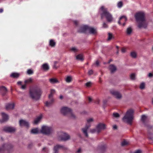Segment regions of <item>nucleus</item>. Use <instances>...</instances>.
Masks as SVG:
<instances>
[{"mask_svg": "<svg viewBox=\"0 0 153 153\" xmlns=\"http://www.w3.org/2000/svg\"><path fill=\"white\" fill-rule=\"evenodd\" d=\"M29 93L30 96L33 99L37 100L40 98L42 91L40 87H35L30 89Z\"/></svg>", "mask_w": 153, "mask_h": 153, "instance_id": "obj_1", "label": "nucleus"}, {"mask_svg": "<svg viewBox=\"0 0 153 153\" xmlns=\"http://www.w3.org/2000/svg\"><path fill=\"white\" fill-rule=\"evenodd\" d=\"M135 17L136 21L139 22L138 27L139 28L146 27L147 25L145 22V14L144 12H140L137 13L135 15Z\"/></svg>", "mask_w": 153, "mask_h": 153, "instance_id": "obj_2", "label": "nucleus"}, {"mask_svg": "<svg viewBox=\"0 0 153 153\" xmlns=\"http://www.w3.org/2000/svg\"><path fill=\"white\" fill-rule=\"evenodd\" d=\"M99 12L101 19H102L105 17L108 22H111L113 21V18L112 15L108 11L106 8H104V6L101 7Z\"/></svg>", "mask_w": 153, "mask_h": 153, "instance_id": "obj_3", "label": "nucleus"}, {"mask_svg": "<svg viewBox=\"0 0 153 153\" xmlns=\"http://www.w3.org/2000/svg\"><path fill=\"white\" fill-rule=\"evenodd\" d=\"M134 111L132 109L128 110L125 115L122 119L123 121L125 123H128L131 125L132 122L134 119Z\"/></svg>", "mask_w": 153, "mask_h": 153, "instance_id": "obj_4", "label": "nucleus"}, {"mask_svg": "<svg viewBox=\"0 0 153 153\" xmlns=\"http://www.w3.org/2000/svg\"><path fill=\"white\" fill-rule=\"evenodd\" d=\"M79 33H86L88 31L91 34H95L97 33V30L96 28L89 27L87 25H84L80 27L78 30Z\"/></svg>", "mask_w": 153, "mask_h": 153, "instance_id": "obj_5", "label": "nucleus"}, {"mask_svg": "<svg viewBox=\"0 0 153 153\" xmlns=\"http://www.w3.org/2000/svg\"><path fill=\"white\" fill-rule=\"evenodd\" d=\"M61 113L63 115H65L68 114L72 118H74L75 117L72 113L71 109L66 107H62L61 110Z\"/></svg>", "mask_w": 153, "mask_h": 153, "instance_id": "obj_6", "label": "nucleus"}, {"mask_svg": "<svg viewBox=\"0 0 153 153\" xmlns=\"http://www.w3.org/2000/svg\"><path fill=\"white\" fill-rule=\"evenodd\" d=\"M94 121V119L92 118H90L87 119V123L85 128H82V131L85 135L88 137V134L87 133L88 129L91 126V123Z\"/></svg>", "mask_w": 153, "mask_h": 153, "instance_id": "obj_7", "label": "nucleus"}, {"mask_svg": "<svg viewBox=\"0 0 153 153\" xmlns=\"http://www.w3.org/2000/svg\"><path fill=\"white\" fill-rule=\"evenodd\" d=\"M52 131V129L51 127L46 126H42L41 131V132L45 134H49Z\"/></svg>", "mask_w": 153, "mask_h": 153, "instance_id": "obj_8", "label": "nucleus"}, {"mask_svg": "<svg viewBox=\"0 0 153 153\" xmlns=\"http://www.w3.org/2000/svg\"><path fill=\"white\" fill-rule=\"evenodd\" d=\"M58 139L59 140L65 141L70 139V136L68 134L61 132H60V134Z\"/></svg>", "mask_w": 153, "mask_h": 153, "instance_id": "obj_9", "label": "nucleus"}, {"mask_svg": "<svg viewBox=\"0 0 153 153\" xmlns=\"http://www.w3.org/2000/svg\"><path fill=\"white\" fill-rule=\"evenodd\" d=\"M141 120L145 126L148 128H151L152 126L147 123V117L145 115H143L141 116Z\"/></svg>", "mask_w": 153, "mask_h": 153, "instance_id": "obj_10", "label": "nucleus"}, {"mask_svg": "<svg viewBox=\"0 0 153 153\" xmlns=\"http://www.w3.org/2000/svg\"><path fill=\"white\" fill-rule=\"evenodd\" d=\"M97 133H99L102 130L105 129L106 128V125L105 124L102 123H99L96 126Z\"/></svg>", "mask_w": 153, "mask_h": 153, "instance_id": "obj_11", "label": "nucleus"}, {"mask_svg": "<svg viewBox=\"0 0 153 153\" xmlns=\"http://www.w3.org/2000/svg\"><path fill=\"white\" fill-rule=\"evenodd\" d=\"M110 93L117 99H120L122 97L121 94L117 91L112 90H111Z\"/></svg>", "mask_w": 153, "mask_h": 153, "instance_id": "obj_12", "label": "nucleus"}, {"mask_svg": "<svg viewBox=\"0 0 153 153\" xmlns=\"http://www.w3.org/2000/svg\"><path fill=\"white\" fill-rule=\"evenodd\" d=\"M127 20L126 17L125 16H123L120 17L118 23L119 25L122 24L123 26H124L126 24V22Z\"/></svg>", "mask_w": 153, "mask_h": 153, "instance_id": "obj_13", "label": "nucleus"}, {"mask_svg": "<svg viewBox=\"0 0 153 153\" xmlns=\"http://www.w3.org/2000/svg\"><path fill=\"white\" fill-rule=\"evenodd\" d=\"M66 148L64 146L62 145H57L55 146L54 147V153H58V150L59 149H65Z\"/></svg>", "mask_w": 153, "mask_h": 153, "instance_id": "obj_14", "label": "nucleus"}, {"mask_svg": "<svg viewBox=\"0 0 153 153\" xmlns=\"http://www.w3.org/2000/svg\"><path fill=\"white\" fill-rule=\"evenodd\" d=\"M19 125L21 126H25L27 128L29 127V123L27 121L23 120H21L19 121Z\"/></svg>", "mask_w": 153, "mask_h": 153, "instance_id": "obj_15", "label": "nucleus"}, {"mask_svg": "<svg viewBox=\"0 0 153 153\" xmlns=\"http://www.w3.org/2000/svg\"><path fill=\"white\" fill-rule=\"evenodd\" d=\"M16 129L13 127H5L4 128V131L6 132H14Z\"/></svg>", "mask_w": 153, "mask_h": 153, "instance_id": "obj_16", "label": "nucleus"}, {"mask_svg": "<svg viewBox=\"0 0 153 153\" xmlns=\"http://www.w3.org/2000/svg\"><path fill=\"white\" fill-rule=\"evenodd\" d=\"M1 115L2 116V120H0V122L2 123L7 121L8 119V115L4 113H2Z\"/></svg>", "mask_w": 153, "mask_h": 153, "instance_id": "obj_17", "label": "nucleus"}, {"mask_svg": "<svg viewBox=\"0 0 153 153\" xmlns=\"http://www.w3.org/2000/svg\"><path fill=\"white\" fill-rule=\"evenodd\" d=\"M15 105L14 103H8L6 105V108L7 110L13 109L14 108Z\"/></svg>", "mask_w": 153, "mask_h": 153, "instance_id": "obj_18", "label": "nucleus"}, {"mask_svg": "<svg viewBox=\"0 0 153 153\" xmlns=\"http://www.w3.org/2000/svg\"><path fill=\"white\" fill-rule=\"evenodd\" d=\"M109 69L111 73H114L117 70L116 67L113 65H111L109 67Z\"/></svg>", "mask_w": 153, "mask_h": 153, "instance_id": "obj_19", "label": "nucleus"}, {"mask_svg": "<svg viewBox=\"0 0 153 153\" xmlns=\"http://www.w3.org/2000/svg\"><path fill=\"white\" fill-rule=\"evenodd\" d=\"M49 81L52 84H54L59 82L58 80L56 79L55 78H50L49 79Z\"/></svg>", "mask_w": 153, "mask_h": 153, "instance_id": "obj_20", "label": "nucleus"}, {"mask_svg": "<svg viewBox=\"0 0 153 153\" xmlns=\"http://www.w3.org/2000/svg\"><path fill=\"white\" fill-rule=\"evenodd\" d=\"M39 133V131L38 128L33 129L30 131L31 134H37Z\"/></svg>", "mask_w": 153, "mask_h": 153, "instance_id": "obj_21", "label": "nucleus"}, {"mask_svg": "<svg viewBox=\"0 0 153 153\" xmlns=\"http://www.w3.org/2000/svg\"><path fill=\"white\" fill-rule=\"evenodd\" d=\"M49 99L50 100V101H47L45 103L47 107L50 106L54 101V100L53 98H51V99Z\"/></svg>", "mask_w": 153, "mask_h": 153, "instance_id": "obj_22", "label": "nucleus"}, {"mask_svg": "<svg viewBox=\"0 0 153 153\" xmlns=\"http://www.w3.org/2000/svg\"><path fill=\"white\" fill-rule=\"evenodd\" d=\"M42 117L41 116H40L36 118L33 122V124H37L42 119Z\"/></svg>", "mask_w": 153, "mask_h": 153, "instance_id": "obj_23", "label": "nucleus"}, {"mask_svg": "<svg viewBox=\"0 0 153 153\" xmlns=\"http://www.w3.org/2000/svg\"><path fill=\"white\" fill-rule=\"evenodd\" d=\"M42 68L45 71L48 70L49 68V66L47 63L44 64L42 65Z\"/></svg>", "mask_w": 153, "mask_h": 153, "instance_id": "obj_24", "label": "nucleus"}, {"mask_svg": "<svg viewBox=\"0 0 153 153\" xmlns=\"http://www.w3.org/2000/svg\"><path fill=\"white\" fill-rule=\"evenodd\" d=\"M0 90L1 91H3V93H2L3 95H5L7 91L6 88L4 86L1 87L0 88Z\"/></svg>", "mask_w": 153, "mask_h": 153, "instance_id": "obj_25", "label": "nucleus"}, {"mask_svg": "<svg viewBox=\"0 0 153 153\" xmlns=\"http://www.w3.org/2000/svg\"><path fill=\"white\" fill-rule=\"evenodd\" d=\"M55 90L54 89H51V93L49 95L48 98L49 99H51V98H53V94L55 93Z\"/></svg>", "mask_w": 153, "mask_h": 153, "instance_id": "obj_26", "label": "nucleus"}, {"mask_svg": "<svg viewBox=\"0 0 153 153\" xmlns=\"http://www.w3.org/2000/svg\"><path fill=\"white\" fill-rule=\"evenodd\" d=\"M19 73H13L10 74V76L13 78H17L19 77Z\"/></svg>", "mask_w": 153, "mask_h": 153, "instance_id": "obj_27", "label": "nucleus"}, {"mask_svg": "<svg viewBox=\"0 0 153 153\" xmlns=\"http://www.w3.org/2000/svg\"><path fill=\"white\" fill-rule=\"evenodd\" d=\"M72 79V77L71 76H68L65 79V80L67 82L69 83L71 82Z\"/></svg>", "mask_w": 153, "mask_h": 153, "instance_id": "obj_28", "label": "nucleus"}, {"mask_svg": "<svg viewBox=\"0 0 153 153\" xmlns=\"http://www.w3.org/2000/svg\"><path fill=\"white\" fill-rule=\"evenodd\" d=\"M76 58L77 59L82 61H83L84 59L82 55L81 54L77 55L76 56Z\"/></svg>", "mask_w": 153, "mask_h": 153, "instance_id": "obj_29", "label": "nucleus"}, {"mask_svg": "<svg viewBox=\"0 0 153 153\" xmlns=\"http://www.w3.org/2000/svg\"><path fill=\"white\" fill-rule=\"evenodd\" d=\"M56 45V42L53 39H51L50 41L49 45L52 47H54Z\"/></svg>", "mask_w": 153, "mask_h": 153, "instance_id": "obj_30", "label": "nucleus"}, {"mask_svg": "<svg viewBox=\"0 0 153 153\" xmlns=\"http://www.w3.org/2000/svg\"><path fill=\"white\" fill-rule=\"evenodd\" d=\"M114 38V36L112 33H108V40H110Z\"/></svg>", "mask_w": 153, "mask_h": 153, "instance_id": "obj_31", "label": "nucleus"}, {"mask_svg": "<svg viewBox=\"0 0 153 153\" xmlns=\"http://www.w3.org/2000/svg\"><path fill=\"white\" fill-rule=\"evenodd\" d=\"M132 31V29L131 27L128 28L126 30V33L128 34H130Z\"/></svg>", "mask_w": 153, "mask_h": 153, "instance_id": "obj_32", "label": "nucleus"}, {"mask_svg": "<svg viewBox=\"0 0 153 153\" xmlns=\"http://www.w3.org/2000/svg\"><path fill=\"white\" fill-rule=\"evenodd\" d=\"M130 55L131 57L133 58H135L137 56V54L134 51L131 52L130 53Z\"/></svg>", "mask_w": 153, "mask_h": 153, "instance_id": "obj_33", "label": "nucleus"}, {"mask_svg": "<svg viewBox=\"0 0 153 153\" xmlns=\"http://www.w3.org/2000/svg\"><path fill=\"white\" fill-rule=\"evenodd\" d=\"M148 137L149 139L153 140V134L149 132L148 134Z\"/></svg>", "mask_w": 153, "mask_h": 153, "instance_id": "obj_34", "label": "nucleus"}, {"mask_svg": "<svg viewBox=\"0 0 153 153\" xmlns=\"http://www.w3.org/2000/svg\"><path fill=\"white\" fill-rule=\"evenodd\" d=\"M32 79L31 78H30L25 81V84L27 85V83H30L32 82Z\"/></svg>", "mask_w": 153, "mask_h": 153, "instance_id": "obj_35", "label": "nucleus"}, {"mask_svg": "<svg viewBox=\"0 0 153 153\" xmlns=\"http://www.w3.org/2000/svg\"><path fill=\"white\" fill-rule=\"evenodd\" d=\"M90 132L91 133H94L96 132L97 133V127L95 128L91 129L90 130Z\"/></svg>", "mask_w": 153, "mask_h": 153, "instance_id": "obj_36", "label": "nucleus"}, {"mask_svg": "<svg viewBox=\"0 0 153 153\" xmlns=\"http://www.w3.org/2000/svg\"><path fill=\"white\" fill-rule=\"evenodd\" d=\"M123 5V3L122 1L119 2L117 4V7L119 8L121 7Z\"/></svg>", "mask_w": 153, "mask_h": 153, "instance_id": "obj_37", "label": "nucleus"}, {"mask_svg": "<svg viewBox=\"0 0 153 153\" xmlns=\"http://www.w3.org/2000/svg\"><path fill=\"white\" fill-rule=\"evenodd\" d=\"M128 144V142L126 140H124L122 142L121 144L122 146H125Z\"/></svg>", "mask_w": 153, "mask_h": 153, "instance_id": "obj_38", "label": "nucleus"}, {"mask_svg": "<svg viewBox=\"0 0 153 153\" xmlns=\"http://www.w3.org/2000/svg\"><path fill=\"white\" fill-rule=\"evenodd\" d=\"M130 78L131 79L134 80L135 78V75L134 74H132L130 75Z\"/></svg>", "mask_w": 153, "mask_h": 153, "instance_id": "obj_39", "label": "nucleus"}, {"mask_svg": "<svg viewBox=\"0 0 153 153\" xmlns=\"http://www.w3.org/2000/svg\"><path fill=\"white\" fill-rule=\"evenodd\" d=\"M145 83L144 82L142 83L140 85V89H143L144 88Z\"/></svg>", "mask_w": 153, "mask_h": 153, "instance_id": "obj_40", "label": "nucleus"}, {"mask_svg": "<svg viewBox=\"0 0 153 153\" xmlns=\"http://www.w3.org/2000/svg\"><path fill=\"white\" fill-rule=\"evenodd\" d=\"M27 73L28 74L31 75L33 73V71L32 70L29 69L27 71Z\"/></svg>", "mask_w": 153, "mask_h": 153, "instance_id": "obj_41", "label": "nucleus"}, {"mask_svg": "<svg viewBox=\"0 0 153 153\" xmlns=\"http://www.w3.org/2000/svg\"><path fill=\"white\" fill-rule=\"evenodd\" d=\"M91 84L92 83L91 82H87L85 84L86 86L87 87H90L91 86Z\"/></svg>", "mask_w": 153, "mask_h": 153, "instance_id": "obj_42", "label": "nucleus"}, {"mask_svg": "<svg viewBox=\"0 0 153 153\" xmlns=\"http://www.w3.org/2000/svg\"><path fill=\"white\" fill-rule=\"evenodd\" d=\"M113 116L115 117H118L120 116L119 114L117 113H115L113 114Z\"/></svg>", "mask_w": 153, "mask_h": 153, "instance_id": "obj_43", "label": "nucleus"}, {"mask_svg": "<svg viewBox=\"0 0 153 153\" xmlns=\"http://www.w3.org/2000/svg\"><path fill=\"white\" fill-rule=\"evenodd\" d=\"M71 50L73 52H76L77 51V49L76 48L74 47L71 48Z\"/></svg>", "mask_w": 153, "mask_h": 153, "instance_id": "obj_44", "label": "nucleus"}, {"mask_svg": "<svg viewBox=\"0 0 153 153\" xmlns=\"http://www.w3.org/2000/svg\"><path fill=\"white\" fill-rule=\"evenodd\" d=\"M100 149L101 150L105 151L106 149V146L105 145H103L101 146Z\"/></svg>", "mask_w": 153, "mask_h": 153, "instance_id": "obj_45", "label": "nucleus"}, {"mask_svg": "<svg viewBox=\"0 0 153 153\" xmlns=\"http://www.w3.org/2000/svg\"><path fill=\"white\" fill-rule=\"evenodd\" d=\"M102 27L104 28H107L108 27V25L105 22H103L102 25Z\"/></svg>", "mask_w": 153, "mask_h": 153, "instance_id": "obj_46", "label": "nucleus"}, {"mask_svg": "<svg viewBox=\"0 0 153 153\" xmlns=\"http://www.w3.org/2000/svg\"><path fill=\"white\" fill-rule=\"evenodd\" d=\"M27 85L25 84L24 85H22L21 86V88L22 89H25L26 88Z\"/></svg>", "mask_w": 153, "mask_h": 153, "instance_id": "obj_47", "label": "nucleus"}, {"mask_svg": "<svg viewBox=\"0 0 153 153\" xmlns=\"http://www.w3.org/2000/svg\"><path fill=\"white\" fill-rule=\"evenodd\" d=\"M133 153H142V151L138 149L135 151Z\"/></svg>", "mask_w": 153, "mask_h": 153, "instance_id": "obj_48", "label": "nucleus"}, {"mask_svg": "<svg viewBox=\"0 0 153 153\" xmlns=\"http://www.w3.org/2000/svg\"><path fill=\"white\" fill-rule=\"evenodd\" d=\"M88 74L90 75H91L93 73V71L92 70H90L88 71Z\"/></svg>", "mask_w": 153, "mask_h": 153, "instance_id": "obj_49", "label": "nucleus"}, {"mask_svg": "<svg viewBox=\"0 0 153 153\" xmlns=\"http://www.w3.org/2000/svg\"><path fill=\"white\" fill-rule=\"evenodd\" d=\"M126 49L125 48H123L122 49L121 51L123 53H124L126 52Z\"/></svg>", "mask_w": 153, "mask_h": 153, "instance_id": "obj_50", "label": "nucleus"}, {"mask_svg": "<svg viewBox=\"0 0 153 153\" xmlns=\"http://www.w3.org/2000/svg\"><path fill=\"white\" fill-rule=\"evenodd\" d=\"M95 64L97 66H98L99 65V62L98 61H97L95 62Z\"/></svg>", "mask_w": 153, "mask_h": 153, "instance_id": "obj_51", "label": "nucleus"}, {"mask_svg": "<svg viewBox=\"0 0 153 153\" xmlns=\"http://www.w3.org/2000/svg\"><path fill=\"white\" fill-rule=\"evenodd\" d=\"M153 76V75L151 73H149V74H148V76L149 77H152V76Z\"/></svg>", "mask_w": 153, "mask_h": 153, "instance_id": "obj_52", "label": "nucleus"}, {"mask_svg": "<svg viewBox=\"0 0 153 153\" xmlns=\"http://www.w3.org/2000/svg\"><path fill=\"white\" fill-rule=\"evenodd\" d=\"M88 100L89 102H91L92 100V99L91 97H89L88 98Z\"/></svg>", "mask_w": 153, "mask_h": 153, "instance_id": "obj_53", "label": "nucleus"}, {"mask_svg": "<svg viewBox=\"0 0 153 153\" xmlns=\"http://www.w3.org/2000/svg\"><path fill=\"white\" fill-rule=\"evenodd\" d=\"M22 82L21 81H19L17 82V84L18 85H21L22 84Z\"/></svg>", "mask_w": 153, "mask_h": 153, "instance_id": "obj_54", "label": "nucleus"}, {"mask_svg": "<svg viewBox=\"0 0 153 153\" xmlns=\"http://www.w3.org/2000/svg\"><path fill=\"white\" fill-rule=\"evenodd\" d=\"M81 149L80 148H79V149L77 151V152L78 153H80V152L81 151Z\"/></svg>", "mask_w": 153, "mask_h": 153, "instance_id": "obj_55", "label": "nucleus"}, {"mask_svg": "<svg viewBox=\"0 0 153 153\" xmlns=\"http://www.w3.org/2000/svg\"><path fill=\"white\" fill-rule=\"evenodd\" d=\"M113 128L114 129H117V126L116 125H115L114 126H113Z\"/></svg>", "mask_w": 153, "mask_h": 153, "instance_id": "obj_56", "label": "nucleus"}, {"mask_svg": "<svg viewBox=\"0 0 153 153\" xmlns=\"http://www.w3.org/2000/svg\"><path fill=\"white\" fill-rule=\"evenodd\" d=\"M74 24L76 25H77L78 24V22H77V21H74Z\"/></svg>", "mask_w": 153, "mask_h": 153, "instance_id": "obj_57", "label": "nucleus"}, {"mask_svg": "<svg viewBox=\"0 0 153 153\" xmlns=\"http://www.w3.org/2000/svg\"><path fill=\"white\" fill-rule=\"evenodd\" d=\"M59 98L61 99H63V96L62 95H60V96L59 97Z\"/></svg>", "mask_w": 153, "mask_h": 153, "instance_id": "obj_58", "label": "nucleus"}, {"mask_svg": "<svg viewBox=\"0 0 153 153\" xmlns=\"http://www.w3.org/2000/svg\"><path fill=\"white\" fill-rule=\"evenodd\" d=\"M3 11V10L2 9H0V13H1Z\"/></svg>", "mask_w": 153, "mask_h": 153, "instance_id": "obj_59", "label": "nucleus"}, {"mask_svg": "<svg viewBox=\"0 0 153 153\" xmlns=\"http://www.w3.org/2000/svg\"><path fill=\"white\" fill-rule=\"evenodd\" d=\"M53 68H57V67L56 66V65L55 64H54V65L53 66Z\"/></svg>", "mask_w": 153, "mask_h": 153, "instance_id": "obj_60", "label": "nucleus"}, {"mask_svg": "<svg viewBox=\"0 0 153 153\" xmlns=\"http://www.w3.org/2000/svg\"><path fill=\"white\" fill-rule=\"evenodd\" d=\"M57 62L55 61L54 62V64H55V65H56V64L57 63Z\"/></svg>", "mask_w": 153, "mask_h": 153, "instance_id": "obj_61", "label": "nucleus"}, {"mask_svg": "<svg viewBox=\"0 0 153 153\" xmlns=\"http://www.w3.org/2000/svg\"><path fill=\"white\" fill-rule=\"evenodd\" d=\"M46 148H43V150H44L45 149H46Z\"/></svg>", "mask_w": 153, "mask_h": 153, "instance_id": "obj_62", "label": "nucleus"}, {"mask_svg": "<svg viewBox=\"0 0 153 153\" xmlns=\"http://www.w3.org/2000/svg\"><path fill=\"white\" fill-rule=\"evenodd\" d=\"M116 47L117 48V49H118V48H119V47H118V46H116Z\"/></svg>", "mask_w": 153, "mask_h": 153, "instance_id": "obj_63", "label": "nucleus"}, {"mask_svg": "<svg viewBox=\"0 0 153 153\" xmlns=\"http://www.w3.org/2000/svg\"><path fill=\"white\" fill-rule=\"evenodd\" d=\"M152 104H153V98L152 99Z\"/></svg>", "mask_w": 153, "mask_h": 153, "instance_id": "obj_64", "label": "nucleus"}]
</instances>
